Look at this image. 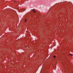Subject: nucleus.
I'll return each mask as SVG.
<instances>
[{"instance_id":"obj_1","label":"nucleus","mask_w":73,"mask_h":73,"mask_svg":"<svg viewBox=\"0 0 73 73\" xmlns=\"http://www.w3.org/2000/svg\"><path fill=\"white\" fill-rule=\"evenodd\" d=\"M56 57V56L54 55L53 56V57L54 58H55V57Z\"/></svg>"},{"instance_id":"obj_2","label":"nucleus","mask_w":73,"mask_h":73,"mask_svg":"<svg viewBox=\"0 0 73 73\" xmlns=\"http://www.w3.org/2000/svg\"><path fill=\"white\" fill-rule=\"evenodd\" d=\"M26 21H27V19H25V22H26Z\"/></svg>"},{"instance_id":"obj_3","label":"nucleus","mask_w":73,"mask_h":73,"mask_svg":"<svg viewBox=\"0 0 73 73\" xmlns=\"http://www.w3.org/2000/svg\"><path fill=\"white\" fill-rule=\"evenodd\" d=\"M35 11V9H33V11Z\"/></svg>"},{"instance_id":"obj_4","label":"nucleus","mask_w":73,"mask_h":73,"mask_svg":"<svg viewBox=\"0 0 73 73\" xmlns=\"http://www.w3.org/2000/svg\"><path fill=\"white\" fill-rule=\"evenodd\" d=\"M71 57H72V56H73V55H71Z\"/></svg>"},{"instance_id":"obj_5","label":"nucleus","mask_w":73,"mask_h":73,"mask_svg":"<svg viewBox=\"0 0 73 73\" xmlns=\"http://www.w3.org/2000/svg\"><path fill=\"white\" fill-rule=\"evenodd\" d=\"M34 11V12H36V11Z\"/></svg>"},{"instance_id":"obj_6","label":"nucleus","mask_w":73,"mask_h":73,"mask_svg":"<svg viewBox=\"0 0 73 73\" xmlns=\"http://www.w3.org/2000/svg\"><path fill=\"white\" fill-rule=\"evenodd\" d=\"M71 55H72V54H71Z\"/></svg>"}]
</instances>
